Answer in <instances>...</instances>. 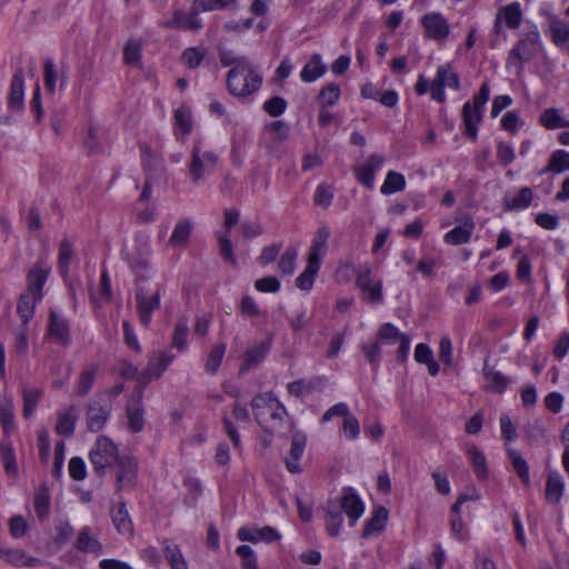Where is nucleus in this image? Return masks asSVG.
<instances>
[{"mask_svg":"<svg viewBox=\"0 0 569 569\" xmlns=\"http://www.w3.org/2000/svg\"><path fill=\"white\" fill-rule=\"evenodd\" d=\"M541 41L540 33L536 26H531L525 31L515 47V49L522 54L525 60H531L540 50Z\"/></svg>","mask_w":569,"mask_h":569,"instance_id":"obj_16","label":"nucleus"},{"mask_svg":"<svg viewBox=\"0 0 569 569\" xmlns=\"http://www.w3.org/2000/svg\"><path fill=\"white\" fill-rule=\"evenodd\" d=\"M251 407L258 423L268 432L277 431L283 423L287 410L272 392L256 396Z\"/></svg>","mask_w":569,"mask_h":569,"instance_id":"obj_2","label":"nucleus"},{"mask_svg":"<svg viewBox=\"0 0 569 569\" xmlns=\"http://www.w3.org/2000/svg\"><path fill=\"white\" fill-rule=\"evenodd\" d=\"M143 41L141 39H129L123 49V61L130 66H138L141 59Z\"/></svg>","mask_w":569,"mask_h":569,"instance_id":"obj_48","label":"nucleus"},{"mask_svg":"<svg viewBox=\"0 0 569 569\" xmlns=\"http://www.w3.org/2000/svg\"><path fill=\"white\" fill-rule=\"evenodd\" d=\"M338 509H341L349 518L350 526H355L358 519L361 518L365 511V505L358 495L351 490L345 491L342 495Z\"/></svg>","mask_w":569,"mask_h":569,"instance_id":"obj_19","label":"nucleus"},{"mask_svg":"<svg viewBox=\"0 0 569 569\" xmlns=\"http://www.w3.org/2000/svg\"><path fill=\"white\" fill-rule=\"evenodd\" d=\"M387 520H388V510L385 507L376 508L372 511L371 517L368 520H366V522H365V527L362 530V537L369 538V537L380 533L385 529V527L387 525Z\"/></svg>","mask_w":569,"mask_h":569,"instance_id":"obj_24","label":"nucleus"},{"mask_svg":"<svg viewBox=\"0 0 569 569\" xmlns=\"http://www.w3.org/2000/svg\"><path fill=\"white\" fill-rule=\"evenodd\" d=\"M219 162V156L206 149L201 142H196L191 149L188 174L193 183H200L210 177Z\"/></svg>","mask_w":569,"mask_h":569,"instance_id":"obj_3","label":"nucleus"},{"mask_svg":"<svg viewBox=\"0 0 569 569\" xmlns=\"http://www.w3.org/2000/svg\"><path fill=\"white\" fill-rule=\"evenodd\" d=\"M507 460L513 466V469L522 480V482L528 486L530 482L529 477V467L526 459L522 456V452L516 448V446L507 445L505 448Z\"/></svg>","mask_w":569,"mask_h":569,"instance_id":"obj_25","label":"nucleus"},{"mask_svg":"<svg viewBox=\"0 0 569 569\" xmlns=\"http://www.w3.org/2000/svg\"><path fill=\"white\" fill-rule=\"evenodd\" d=\"M421 23L426 30V36L432 40L443 41L449 36V23L441 13H427L422 17Z\"/></svg>","mask_w":569,"mask_h":569,"instance_id":"obj_12","label":"nucleus"},{"mask_svg":"<svg viewBox=\"0 0 569 569\" xmlns=\"http://www.w3.org/2000/svg\"><path fill=\"white\" fill-rule=\"evenodd\" d=\"M34 509L38 518L44 520L50 511V495L44 486L36 489L33 497Z\"/></svg>","mask_w":569,"mask_h":569,"instance_id":"obj_43","label":"nucleus"},{"mask_svg":"<svg viewBox=\"0 0 569 569\" xmlns=\"http://www.w3.org/2000/svg\"><path fill=\"white\" fill-rule=\"evenodd\" d=\"M540 123L549 130L569 128V120L565 119L560 111L555 108L546 109L540 114Z\"/></svg>","mask_w":569,"mask_h":569,"instance_id":"obj_41","label":"nucleus"},{"mask_svg":"<svg viewBox=\"0 0 569 569\" xmlns=\"http://www.w3.org/2000/svg\"><path fill=\"white\" fill-rule=\"evenodd\" d=\"M406 336V333L400 332L397 327L389 322L381 325L377 332V339L381 345H396Z\"/></svg>","mask_w":569,"mask_h":569,"instance_id":"obj_46","label":"nucleus"},{"mask_svg":"<svg viewBox=\"0 0 569 569\" xmlns=\"http://www.w3.org/2000/svg\"><path fill=\"white\" fill-rule=\"evenodd\" d=\"M111 519L116 530L123 536H132L133 525L124 503L111 509Z\"/></svg>","mask_w":569,"mask_h":569,"instance_id":"obj_26","label":"nucleus"},{"mask_svg":"<svg viewBox=\"0 0 569 569\" xmlns=\"http://www.w3.org/2000/svg\"><path fill=\"white\" fill-rule=\"evenodd\" d=\"M356 284L361 291L363 301L370 305H379L383 301L382 280L372 277V268L369 263L358 269Z\"/></svg>","mask_w":569,"mask_h":569,"instance_id":"obj_6","label":"nucleus"},{"mask_svg":"<svg viewBox=\"0 0 569 569\" xmlns=\"http://www.w3.org/2000/svg\"><path fill=\"white\" fill-rule=\"evenodd\" d=\"M340 99V88L337 83H328L321 88L318 94L320 107H333Z\"/></svg>","mask_w":569,"mask_h":569,"instance_id":"obj_53","label":"nucleus"},{"mask_svg":"<svg viewBox=\"0 0 569 569\" xmlns=\"http://www.w3.org/2000/svg\"><path fill=\"white\" fill-rule=\"evenodd\" d=\"M51 271L49 263L44 260H39L30 270L27 277L28 287L24 293H33L32 296L42 299V288Z\"/></svg>","mask_w":569,"mask_h":569,"instance_id":"obj_11","label":"nucleus"},{"mask_svg":"<svg viewBox=\"0 0 569 569\" xmlns=\"http://www.w3.org/2000/svg\"><path fill=\"white\" fill-rule=\"evenodd\" d=\"M1 452V461L3 463V468L9 476L17 475V462H16V453L12 447V443L9 440H3L0 445Z\"/></svg>","mask_w":569,"mask_h":569,"instance_id":"obj_49","label":"nucleus"},{"mask_svg":"<svg viewBox=\"0 0 569 569\" xmlns=\"http://www.w3.org/2000/svg\"><path fill=\"white\" fill-rule=\"evenodd\" d=\"M405 176L396 171H389L386 176L385 182L381 186L380 191L382 194H392L405 190Z\"/></svg>","mask_w":569,"mask_h":569,"instance_id":"obj_47","label":"nucleus"},{"mask_svg":"<svg viewBox=\"0 0 569 569\" xmlns=\"http://www.w3.org/2000/svg\"><path fill=\"white\" fill-rule=\"evenodd\" d=\"M263 77L259 69L246 57L233 66L227 74V88L229 92L238 98L252 96L262 86Z\"/></svg>","mask_w":569,"mask_h":569,"instance_id":"obj_1","label":"nucleus"},{"mask_svg":"<svg viewBox=\"0 0 569 569\" xmlns=\"http://www.w3.org/2000/svg\"><path fill=\"white\" fill-rule=\"evenodd\" d=\"M469 499H472V497H469L468 495H460L451 507V512L453 513V517L450 520L451 532L459 540H465L468 537L467 530L465 529L460 518V511L462 503Z\"/></svg>","mask_w":569,"mask_h":569,"instance_id":"obj_33","label":"nucleus"},{"mask_svg":"<svg viewBox=\"0 0 569 569\" xmlns=\"http://www.w3.org/2000/svg\"><path fill=\"white\" fill-rule=\"evenodd\" d=\"M136 301L140 322L148 327L151 322L152 312L160 307V293L156 291L148 295L143 288H139L136 292Z\"/></svg>","mask_w":569,"mask_h":569,"instance_id":"obj_10","label":"nucleus"},{"mask_svg":"<svg viewBox=\"0 0 569 569\" xmlns=\"http://www.w3.org/2000/svg\"><path fill=\"white\" fill-rule=\"evenodd\" d=\"M327 71L326 64L322 62L321 56L315 53L310 60L303 66L300 78L303 82H313L321 78Z\"/></svg>","mask_w":569,"mask_h":569,"instance_id":"obj_29","label":"nucleus"},{"mask_svg":"<svg viewBox=\"0 0 569 569\" xmlns=\"http://www.w3.org/2000/svg\"><path fill=\"white\" fill-rule=\"evenodd\" d=\"M532 191L526 187L519 190L517 193H507L503 198L505 207L508 210H522L530 206L532 201Z\"/></svg>","mask_w":569,"mask_h":569,"instance_id":"obj_35","label":"nucleus"},{"mask_svg":"<svg viewBox=\"0 0 569 569\" xmlns=\"http://www.w3.org/2000/svg\"><path fill=\"white\" fill-rule=\"evenodd\" d=\"M565 171H569V152L558 149L551 153L548 166L541 173L552 172L559 174Z\"/></svg>","mask_w":569,"mask_h":569,"instance_id":"obj_38","label":"nucleus"},{"mask_svg":"<svg viewBox=\"0 0 569 569\" xmlns=\"http://www.w3.org/2000/svg\"><path fill=\"white\" fill-rule=\"evenodd\" d=\"M563 480L562 477L557 472H549L546 483V499L551 502H558L563 493Z\"/></svg>","mask_w":569,"mask_h":569,"instance_id":"obj_37","label":"nucleus"},{"mask_svg":"<svg viewBox=\"0 0 569 569\" xmlns=\"http://www.w3.org/2000/svg\"><path fill=\"white\" fill-rule=\"evenodd\" d=\"M23 396V415L29 418L36 411L38 402L42 396V390L37 388L24 387L22 390Z\"/></svg>","mask_w":569,"mask_h":569,"instance_id":"obj_52","label":"nucleus"},{"mask_svg":"<svg viewBox=\"0 0 569 569\" xmlns=\"http://www.w3.org/2000/svg\"><path fill=\"white\" fill-rule=\"evenodd\" d=\"M321 263L308 260L305 270L297 277L296 284L300 290L310 291L313 287L316 276L320 270Z\"/></svg>","mask_w":569,"mask_h":569,"instance_id":"obj_39","label":"nucleus"},{"mask_svg":"<svg viewBox=\"0 0 569 569\" xmlns=\"http://www.w3.org/2000/svg\"><path fill=\"white\" fill-rule=\"evenodd\" d=\"M239 0H196V9L203 11H216L233 9Z\"/></svg>","mask_w":569,"mask_h":569,"instance_id":"obj_57","label":"nucleus"},{"mask_svg":"<svg viewBox=\"0 0 569 569\" xmlns=\"http://www.w3.org/2000/svg\"><path fill=\"white\" fill-rule=\"evenodd\" d=\"M219 250L222 259L228 263L236 266L237 260L233 254L232 242L229 234L218 233Z\"/></svg>","mask_w":569,"mask_h":569,"instance_id":"obj_63","label":"nucleus"},{"mask_svg":"<svg viewBox=\"0 0 569 569\" xmlns=\"http://www.w3.org/2000/svg\"><path fill=\"white\" fill-rule=\"evenodd\" d=\"M237 556L241 559L242 569H259L256 552L248 545H241L236 549Z\"/></svg>","mask_w":569,"mask_h":569,"instance_id":"obj_60","label":"nucleus"},{"mask_svg":"<svg viewBox=\"0 0 569 569\" xmlns=\"http://www.w3.org/2000/svg\"><path fill=\"white\" fill-rule=\"evenodd\" d=\"M500 431L503 440V448L507 445L515 446L516 440L519 438L517 423L511 420L510 417L505 416L500 418Z\"/></svg>","mask_w":569,"mask_h":569,"instance_id":"obj_51","label":"nucleus"},{"mask_svg":"<svg viewBox=\"0 0 569 569\" xmlns=\"http://www.w3.org/2000/svg\"><path fill=\"white\" fill-rule=\"evenodd\" d=\"M78 409L71 405L58 416L56 432L60 436L71 437L74 432Z\"/></svg>","mask_w":569,"mask_h":569,"instance_id":"obj_27","label":"nucleus"},{"mask_svg":"<svg viewBox=\"0 0 569 569\" xmlns=\"http://www.w3.org/2000/svg\"><path fill=\"white\" fill-rule=\"evenodd\" d=\"M164 557L172 567V569H188L187 562L177 546H167Z\"/></svg>","mask_w":569,"mask_h":569,"instance_id":"obj_64","label":"nucleus"},{"mask_svg":"<svg viewBox=\"0 0 569 569\" xmlns=\"http://www.w3.org/2000/svg\"><path fill=\"white\" fill-rule=\"evenodd\" d=\"M330 234L331 230L328 226L318 228L309 248L308 260L321 263V258L326 254L328 249Z\"/></svg>","mask_w":569,"mask_h":569,"instance_id":"obj_22","label":"nucleus"},{"mask_svg":"<svg viewBox=\"0 0 569 569\" xmlns=\"http://www.w3.org/2000/svg\"><path fill=\"white\" fill-rule=\"evenodd\" d=\"M14 406L10 398L0 399V423L4 433H10L14 429Z\"/></svg>","mask_w":569,"mask_h":569,"instance_id":"obj_42","label":"nucleus"},{"mask_svg":"<svg viewBox=\"0 0 569 569\" xmlns=\"http://www.w3.org/2000/svg\"><path fill=\"white\" fill-rule=\"evenodd\" d=\"M73 256V247L71 242L66 238L61 241L59 247V259L58 268L62 274H67L69 271V264Z\"/></svg>","mask_w":569,"mask_h":569,"instance_id":"obj_58","label":"nucleus"},{"mask_svg":"<svg viewBox=\"0 0 569 569\" xmlns=\"http://www.w3.org/2000/svg\"><path fill=\"white\" fill-rule=\"evenodd\" d=\"M111 413V407L92 400L87 407V427L91 432H99L106 426Z\"/></svg>","mask_w":569,"mask_h":569,"instance_id":"obj_13","label":"nucleus"},{"mask_svg":"<svg viewBox=\"0 0 569 569\" xmlns=\"http://www.w3.org/2000/svg\"><path fill=\"white\" fill-rule=\"evenodd\" d=\"M74 547L86 553H100L102 551V543L98 539L94 530L86 526L78 532Z\"/></svg>","mask_w":569,"mask_h":569,"instance_id":"obj_23","label":"nucleus"},{"mask_svg":"<svg viewBox=\"0 0 569 569\" xmlns=\"http://www.w3.org/2000/svg\"><path fill=\"white\" fill-rule=\"evenodd\" d=\"M475 224L472 221H465L445 234V241L451 246L467 243L472 234Z\"/></svg>","mask_w":569,"mask_h":569,"instance_id":"obj_34","label":"nucleus"},{"mask_svg":"<svg viewBox=\"0 0 569 569\" xmlns=\"http://www.w3.org/2000/svg\"><path fill=\"white\" fill-rule=\"evenodd\" d=\"M151 243L147 236L138 234L134 244L128 253V262L132 271L140 278H147L150 270Z\"/></svg>","mask_w":569,"mask_h":569,"instance_id":"obj_7","label":"nucleus"},{"mask_svg":"<svg viewBox=\"0 0 569 569\" xmlns=\"http://www.w3.org/2000/svg\"><path fill=\"white\" fill-rule=\"evenodd\" d=\"M269 347L266 343H260L249 349L243 356L242 370H249L257 366L267 355Z\"/></svg>","mask_w":569,"mask_h":569,"instance_id":"obj_54","label":"nucleus"},{"mask_svg":"<svg viewBox=\"0 0 569 569\" xmlns=\"http://www.w3.org/2000/svg\"><path fill=\"white\" fill-rule=\"evenodd\" d=\"M32 295L33 293H24L23 292L20 296L18 306H17V312L22 320V325H27L29 322V320L34 315L36 305L41 301V299L36 298Z\"/></svg>","mask_w":569,"mask_h":569,"instance_id":"obj_40","label":"nucleus"},{"mask_svg":"<svg viewBox=\"0 0 569 569\" xmlns=\"http://www.w3.org/2000/svg\"><path fill=\"white\" fill-rule=\"evenodd\" d=\"M226 349L227 346L224 343H217L210 349L204 363V369L209 375L217 373L224 357Z\"/></svg>","mask_w":569,"mask_h":569,"instance_id":"obj_44","label":"nucleus"},{"mask_svg":"<svg viewBox=\"0 0 569 569\" xmlns=\"http://www.w3.org/2000/svg\"><path fill=\"white\" fill-rule=\"evenodd\" d=\"M298 258V250L293 247L287 248V250L280 257L278 268L282 274H292L296 269V261Z\"/></svg>","mask_w":569,"mask_h":569,"instance_id":"obj_56","label":"nucleus"},{"mask_svg":"<svg viewBox=\"0 0 569 569\" xmlns=\"http://www.w3.org/2000/svg\"><path fill=\"white\" fill-rule=\"evenodd\" d=\"M513 259H518L517 278L521 282H529L531 280V262L527 254L523 253L520 247H516L512 253Z\"/></svg>","mask_w":569,"mask_h":569,"instance_id":"obj_50","label":"nucleus"},{"mask_svg":"<svg viewBox=\"0 0 569 569\" xmlns=\"http://www.w3.org/2000/svg\"><path fill=\"white\" fill-rule=\"evenodd\" d=\"M193 224L190 219H180L177 221L173 231L169 238V244L171 247H180L183 248L188 244L189 238L191 236Z\"/></svg>","mask_w":569,"mask_h":569,"instance_id":"obj_31","label":"nucleus"},{"mask_svg":"<svg viewBox=\"0 0 569 569\" xmlns=\"http://www.w3.org/2000/svg\"><path fill=\"white\" fill-rule=\"evenodd\" d=\"M98 369L94 366L86 368L79 376L77 395L86 396L92 388Z\"/></svg>","mask_w":569,"mask_h":569,"instance_id":"obj_55","label":"nucleus"},{"mask_svg":"<svg viewBox=\"0 0 569 569\" xmlns=\"http://www.w3.org/2000/svg\"><path fill=\"white\" fill-rule=\"evenodd\" d=\"M24 78L22 70H18L11 80L8 104L12 110H21L23 107Z\"/></svg>","mask_w":569,"mask_h":569,"instance_id":"obj_28","label":"nucleus"},{"mask_svg":"<svg viewBox=\"0 0 569 569\" xmlns=\"http://www.w3.org/2000/svg\"><path fill=\"white\" fill-rule=\"evenodd\" d=\"M117 445L108 437L97 439L89 452L90 462L99 477L104 476L106 469L120 459Z\"/></svg>","mask_w":569,"mask_h":569,"instance_id":"obj_5","label":"nucleus"},{"mask_svg":"<svg viewBox=\"0 0 569 569\" xmlns=\"http://www.w3.org/2000/svg\"><path fill=\"white\" fill-rule=\"evenodd\" d=\"M48 337L59 345L67 346L70 342L68 321L56 311L50 312Z\"/></svg>","mask_w":569,"mask_h":569,"instance_id":"obj_18","label":"nucleus"},{"mask_svg":"<svg viewBox=\"0 0 569 569\" xmlns=\"http://www.w3.org/2000/svg\"><path fill=\"white\" fill-rule=\"evenodd\" d=\"M490 94V88L483 82L472 102L468 101L462 107V123L466 136L476 140L478 134V124L482 118V110Z\"/></svg>","mask_w":569,"mask_h":569,"instance_id":"obj_4","label":"nucleus"},{"mask_svg":"<svg viewBox=\"0 0 569 569\" xmlns=\"http://www.w3.org/2000/svg\"><path fill=\"white\" fill-rule=\"evenodd\" d=\"M383 162V156L377 153L371 154L363 164L355 168L357 180L368 189L372 190L375 188L376 171L381 168Z\"/></svg>","mask_w":569,"mask_h":569,"instance_id":"obj_14","label":"nucleus"},{"mask_svg":"<svg viewBox=\"0 0 569 569\" xmlns=\"http://www.w3.org/2000/svg\"><path fill=\"white\" fill-rule=\"evenodd\" d=\"M196 0H193L190 11L186 12L182 10H176L173 12L172 20L160 22V26L169 29H178V30H190L198 31L202 28V22L198 18L200 12H204L203 10L196 9Z\"/></svg>","mask_w":569,"mask_h":569,"instance_id":"obj_9","label":"nucleus"},{"mask_svg":"<svg viewBox=\"0 0 569 569\" xmlns=\"http://www.w3.org/2000/svg\"><path fill=\"white\" fill-rule=\"evenodd\" d=\"M117 486L118 489L132 487L137 478V461L129 456H121L117 461Z\"/></svg>","mask_w":569,"mask_h":569,"instance_id":"obj_17","label":"nucleus"},{"mask_svg":"<svg viewBox=\"0 0 569 569\" xmlns=\"http://www.w3.org/2000/svg\"><path fill=\"white\" fill-rule=\"evenodd\" d=\"M306 443L307 437L305 433H293L289 456L286 459L287 469L291 473H299L301 471L299 461L305 452Z\"/></svg>","mask_w":569,"mask_h":569,"instance_id":"obj_21","label":"nucleus"},{"mask_svg":"<svg viewBox=\"0 0 569 569\" xmlns=\"http://www.w3.org/2000/svg\"><path fill=\"white\" fill-rule=\"evenodd\" d=\"M206 56V49L198 48V47H191L187 48L182 53V62L188 66L189 68H197L202 62L203 58Z\"/></svg>","mask_w":569,"mask_h":569,"instance_id":"obj_62","label":"nucleus"},{"mask_svg":"<svg viewBox=\"0 0 569 569\" xmlns=\"http://www.w3.org/2000/svg\"><path fill=\"white\" fill-rule=\"evenodd\" d=\"M460 81L458 74L453 71V68L449 64H442L437 69L436 77L430 82V96L437 102L446 101L445 89L458 90Z\"/></svg>","mask_w":569,"mask_h":569,"instance_id":"obj_8","label":"nucleus"},{"mask_svg":"<svg viewBox=\"0 0 569 569\" xmlns=\"http://www.w3.org/2000/svg\"><path fill=\"white\" fill-rule=\"evenodd\" d=\"M523 126V120L516 110L507 111L500 119V128L513 134Z\"/></svg>","mask_w":569,"mask_h":569,"instance_id":"obj_59","label":"nucleus"},{"mask_svg":"<svg viewBox=\"0 0 569 569\" xmlns=\"http://www.w3.org/2000/svg\"><path fill=\"white\" fill-rule=\"evenodd\" d=\"M173 356L164 351L154 352L141 375L143 383H148L153 379H159L172 362Z\"/></svg>","mask_w":569,"mask_h":569,"instance_id":"obj_15","label":"nucleus"},{"mask_svg":"<svg viewBox=\"0 0 569 569\" xmlns=\"http://www.w3.org/2000/svg\"><path fill=\"white\" fill-rule=\"evenodd\" d=\"M126 412L130 431L134 433L142 431L144 427V407L140 395L128 401Z\"/></svg>","mask_w":569,"mask_h":569,"instance_id":"obj_20","label":"nucleus"},{"mask_svg":"<svg viewBox=\"0 0 569 569\" xmlns=\"http://www.w3.org/2000/svg\"><path fill=\"white\" fill-rule=\"evenodd\" d=\"M174 130L178 139L184 138L192 130V113L189 107L181 106L174 110Z\"/></svg>","mask_w":569,"mask_h":569,"instance_id":"obj_30","label":"nucleus"},{"mask_svg":"<svg viewBox=\"0 0 569 569\" xmlns=\"http://www.w3.org/2000/svg\"><path fill=\"white\" fill-rule=\"evenodd\" d=\"M500 16L503 17L505 23L510 29H517L520 27L522 21L521 4L516 1L502 9H500Z\"/></svg>","mask_w":569,"mask_h":569,"instance_id":"obj_45","label":"nucleus"},{"mask_svg":"<svg viewBox=\"0 0 569 569\" xmlns=\"http://www.w3.org/2000/svg\"><path fill=\"white\" fill-rule=\"evenodd\" d=\"M548 27L551 31L552 40L558 47H563L569 42V23L555 14H549Z\"/></svg>","mask_w":569,"mask_h":569,"instance_id":"obj_32","label":"nucleus"},{"mask_svg":"<svg viewBox=\"0 0 569 569\" xmlns=\"http://www.w3.org/2000/svg\"><path fill=\"white\" fill-rule=\"evenodd\" d=\"M342 522L343 518L338 506L333 502H329L325 517L327 533L331 537H337L340 533Z\"/></svg>","mask_w":569,"mask_h":569,"instance_id":"obj_36","label":"nucleus"},{"mask_svg":"<svg viewBox=\"0 0 569 569\" xmlns=\"http://www.w3.org/2000/svg\"><path fill=\"white\" fill-rule=\"evenodd\" d=\"M333 199V190L330 186L321 183L316 188L313 202L316 206L327 209Z\"/></svg>","mask_w":569,"mask_h":569,"instance_id":"obj_61","label":"nucleus"}]
</instances>
